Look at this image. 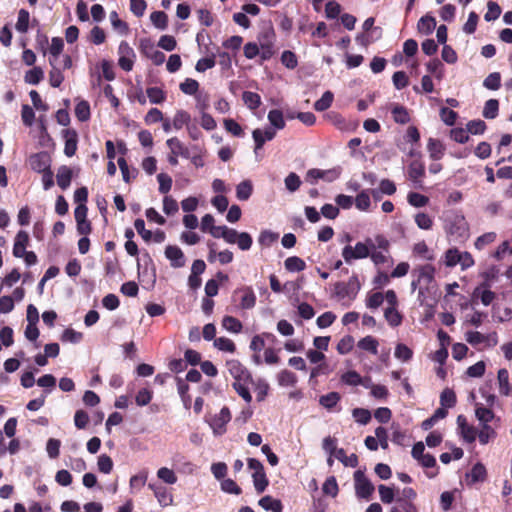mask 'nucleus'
<instances>
[{
    "instance_id": "nucleus-37",
    "label": "nucleus",
    "mask_w": 512,
    "mask_h": 512,
    "mask_svg": "<svg viewBox=\"0 0 512 512\" xmlns=\"http://www.w3.org/2000/svg\"><path fill=\"white\" fill-rule=\"evenodd\" d=\"M91 115L90 105L87 101L82 100L76 104L75 107V116L81 122H85L89 120Z\"/></svg>"
},
{
    "instance_id": "nucleus-48",
    "label": "nucleus",
    "mask_w": 512,
    "mask_h": 512,
    "mask_svg": "<svg viewBox=\"0 0 512 512\" xmlns=\"http://www.w3.org/2000/svg\"><path fill=\"white\" fill-rule=\"evenodd\" d=\"M214 346L221 351L230 353H234L236 350L235 343L231 339L226 337L216 338L214 340Z\"/></svg>"
},
{
    "instance_id": "nucleus-59",
    "label": "nucleus",
    "mask_w": 512,
    "mask_h": 512,
    "mask_svg": "<svg viewBox=\"0 0 512 512\" xmlns=\"http://www.w3.org/2000/svg\"><path fill=\"white\" fill-rule=\"evenodd\" d=\"M461 252L457 248H450L445 252V265L448 267L456 266L460 261Z\"/></svg>"
},
{
    "instance_id": "nucleus-9",
    "label": "nucleus",
    "mask_w": 512,
    "mask_h": 512,
    "mask_svg": "<svg viewBox=\"0 0 512 512\" xmlns=\"http://www.w3.org/2000/svg\"><path fill=\"white\" fill-rule=\"evenodd\" d=\"M29 165L33 171H35L37 173H42V172L50 169L51 157L45 151H41V152L32 154L29 157Z\"/></svg>"
},
{
    "instance_id": "nucleus-26",
    "label": "nucleus",
    "mask_w": 512,
    "mask_h": 512,
    "mask_svg": "<svg viewBox=\"0 0 512 512\" xmlns=\"http://www.w3.org/2000/svg\"><path fill=\"white\" fill-rule=\"evenodd\" d=\"M49 63L52 66V69L49 72V84L52 87L57 88L64 81V75L59 68L55 67L53 58H49Z\"/></svg>"
},
{
    "instance_id": "nucleus-17",
    "label": "nucleus",
    "mask_w": 512,
    "mask_h": 512,
    "mask_svg": "<svg viewBox=\"0 0 512 512\" xmlns=\"http://www.w3.org/2000/svg\"><path fill=\"white\" fill-rule=\"evenodd\" d=\"M427 150L429 152L430 158L434 161H438L444 156L445 147L440 140L429 138Z\"/></svg>"
},
{
    "instance_id": "nucleus-41",
    "label": "nucleus",
    "mask_w": 512,
    "mask_h": 512,
    "mask_svg": "<svg viewBox=\"0 0 512 512\" xmlns=\"http://www.w3.org/2000/svg\"><path fill=\"white\" fill-rule=\"evenodd\" d=\"M233 389L241 396L248 404L252 401V396L244 380L234 381L232 384Z\"/></svg>"
},
{
    "instance_id": "nucleus-29",
    "label": "nucleus",
    "mask_w": 512,
    "mask_h": 512,
    "mask_svg": "<svg viewBox=\"0 0 512 512\" xmlns=\"http://www.w3.org/2000/svg\"><path fill=\"white\" fill-rule=\"evenodd\" d=\"M44 78V72L41 67L35 66L25 73L24 80L31 85L39 84Z\"/></svg>"
},
{
    "instance_id": "nucleus-8",
    "label": "nucleus",
    "mask_w": 512,
    "mask_h": 512,
    "mask_svg": "<svg viewBox=\"0 0 512 512\" xmlns=\"http://www.w3.org/2000/svg\"><path fill=\"white\" fill-rule=\"evenodd\" d=\"M360 285L356 275H353L347 283L337 282L334 285L335 294L340 298H345L350 295H356Z\"/></svg>"
},
{
    "instance_id": "nucleus-2",
    "label": "nucleus",
    "mask_w": 512,
    "mask_h": 512,
    "mask_svg": "<svg viewBox=\"0 0 512 512\" xmlns=\"http://www.w3.org/2000/svg\"><path fill=\"white\" fill-rule=\"evenodd\" d=\"M256 294L251 286L243 285L232 293V301L238 302V308L250 310L256 305Z\"/></svg>"
},
{
    "instance_id": "nucleus-32",
    "label": "nucleus",
    "mask_w": 512,
    "mask_h": 512,
    "mask_svg": "<svg viewBox=\"0 0 512 512\" xmlns=\"http://www.w3.org/2000/svg\"><path fill=\"white\" fill-rule=\"evenodd\" d=\"M475 415L482 425H488V423L495 417L494 412L491 409L478 404L475 409Z\"/></svg>"
},
{
    "instance_id": "nucleus-18",
    "label": "nucleus",
    "mask_w": 512,
    "mask_h": 512,
    "mask_svg": "<svg viewBox=\"0 0 512 512\" xmlns=\"http://www.w3.org/2000/svg\"><path fill=\"white\" fill-rule=\"evenodd\" d=\"M72 176H73V173H72V170L70 167L65 166V165L61 166L58 169V172L56 175L58 186L62 190H66L71 184Z\"/></svg>"
},
{
    "instance_id": "nucleus-55",
    "label": "nucleus",
    "mask_w": 512,
    "mask_h": 512,
    "mask_svg": "<svg viewBox=\"0 0 512 512\" xmlns=\"http://www.w3.org/2000/svg\"><path fill=\"white\" fill-rule=\"evenodd\" d=\"M479 438V442L482 445L487 444L491 439H494L496 437L495 430L489 426V425H482L481 430L477 434Z\"/></svg>"
},
{
    "instance_id": "nucleus-58",
    "label": "nucleus",
    "mask_w": 512,
    "mask_h": 512,
    "mask_svg": "<svg viewBox=\"0 0 512 512\" xmlns=\"http://www.w3.org/2000/svg\"><path fill=\"white\" fill-rule=\"evenodd\" d=\"M354 346V338L351 335L344 336L337 344L339 354H348Z\"/></svg>"
},
{
    "instance_id": "nucleus-64",
    "label": "nucleus",
    "mask_w": 512,
    "mask_h": 512,
    "mask_svg": "<svg viewBox=\"0 0 512 512\" xmlns=\"http://www.w3.org/2000/svg\"><path fill=\"white\" fill-rule=\"evenodd\" d=\"M395 357L404 362L409 361L413 356V351L405 344L399 343L395 348Z\"/></svg>"
},
{
    "instance_id": "nucleus-27",
    "label": "nucleus",
    "mask_w": 512,
    "mask_h": 512,
    "mask_svg": "<svg viewBox=\"0 0 512 512\" xmlns=\"http://www.w3.org/2000/svg\"><path fill=\"white\" fill-rule=\"evenodd\" d=\"M222 326L229 332L240 333L243 329V325L239 319L233 316H224L222 319Z\"/></svg>"
},
{
    "instance_id": "nucleus-23",
    "label": "nucleus",
    "mask_w": 512,
    "mask_h": 512,
    "mask_svg": "<svg viewBox=\"0 0 512 512\" xmlns=\"http://www.w3.org/2000/svg\"><path fill=\"white\" fill-rule=\"evenodd\" d=\"M436 27V20L433 16L425 15L420 18L417 24L418 31L422 34L429 35Z\"/></svg>"
},
{
    "instance_id": "nucleus-3",
    "label": "nucleus",
    "mask_w": 512,
    "mask_h": 512,
    "mask_svg": "<svg viewBox=\"0 0 512 512\" xmlns=\"http://www.w3.org/2000/svg\"><path fill=\"white\" fill-rule=\"evenodd\" d=\"M259 47L261 49V57L263 60L270 59L274 54L275 32L269 27L260 32L258 35Z\"/></svg>"
},
{
    "instance_id": "nucleus-13",
    "label": "nucleus",
    "mask_w": 512,
    "mask_h": 512,
    "mask_svg": "<svg viewBox=\"0 0 512 512\" xmlns=\"http://www.w3.org/2000/svg\"><path fill=\"white\" fill-rule=\"evenodd\" d=\"M63 138L65 140L64 154L67 157H72L77 151L78 134L74 129L63 130Z\"/></svg>"
},
{
    "instance_id": "nucleus-46",
    "label": "nucleus",
    "mask_w": 512,
    "mask_h": 512,
    "mask_svg": "<svg viewBox=\"0 0 512 512\" xmlns=\"http://www.w3.org/2000/svg\"><path fill=\"white\" fill-rule=\"evenodd\" d=\"M496 237L497 235L495 232L484 233L476 239L474 246L477 250H482L486 246L492 244L496 240Z\"/></svg>"
},
{
    "instance_id": "nucleus-61",
    "label": "nucleus",
    "mask_w": 512,
    "mask_h": 512,
    "mask_svg": "<svg viewBox=\"0 0 512 512\" xmlns=\"http://www.w3.org/2000/svg\"><path fill=\"white\" fill-rule=\"evenodd\" d=\"M440 117L441 120L448 126H452L455 124L458 114L454 110L448 107H442L440 109Z\"/></svg>"
},
{
    "instance_id": "nucleus-38",
    "label": "nucleus",
    "mask_w": 512,
    "mask_h": 512,
    "mask_svg": "<svg viewBox=\"0 0 512 512\" xmlns=\"http://www.w3.org/2000/svg\"><path fill=\"white\" fill-rule=\"evenodd\" d=\"M150 20L152 24L161 30H164L168 26V16L163 11H154L150 15Z\"/></svg>"
},
{
    "instance_id": "nucleus-25",
    "label": "nucleus",
    "mask_w": 512,
    "mask_h": 512,
    "mask_svg": "<svg viewBox=\"0 0 512 512\" xmlns=\"http://www.w3.org/2000/svg\"><path fill=\"white\" fill-rule=\"evenodd\" d=\"M253 192V185L250 180H244L236 187V196L241 201H246L250 198Z\"/></svg>"
},
{
    "instance_id": "nucleus-6",
    "label": "nucleus",
    "mask_w": 512,
    "mask_h": 512,
    "mask_svg": "<svg viewBox=\"0 0 512 512\" xmlns=\"http://www.w3.org/2000/svg\"><path fill=\"white\" fill-rule=\"evenodd\" d=\"M232 416L230 409L224 406L220 412L214 415L209 424L215 435H222L226 432V425L230 422Z\"/></svg>"
},
{
    "instance_id": "nucleus-12",
    "label": "nucleus",
    "mask_w": 512,
    "mask_h": 512,
    "mask_svg": "<svg viewBox=\"0 0 512 512\" xmlns=\"http://www.w3.org/2000/svg\"><path fill=\"white\" fill-rule=\"evenodd\" d=\"M165 256L174 268L185 266V255L183 251L176 245H168L165 248Z\"/></svg>"
},
{
    "instance_id": "nucleus-42",
    "label": "nucleus",
    "mask_w": 512,
    "mask_h": 512,
    "mask_svg": "<svg viewBox=\"0 0 512 512\" xmlns=\"http://www.w3.org/2000/svg\"><path fill=\"white\" fill-rule=\"evenodd\" d=\"M191 120L190 114L184 110H178L173 118V127L180 130L183 126H189Z\"/></svg>"
},
{
    "instance_id": "nucleus-5",
    "label": "nucleus",
    "mask_w": 512,
    "mask_h": 512,
    "mask_svg": "<svg viewBox=\"0 0 512 512\" xmlns=\"http://www.w3.org/2000/svg\"><path fill=\"white\" fill-rule=\"evenodd\" d=\"M369 246L363 242H357L353 248L347 245L342 250V256L346 263H351L355 259H363L370 256Z\"/></svg>"
},
{
    "instance_id": "nucleus-24",
    "label": "nucleus",
    "mask_w": 512,
    "mask_h": 512,
    "mask_svg": "<svg viewBox=\"0 0 512 512\" xmlns=\"http://www.w3.org/2000/svg\"><path fill=\"white\" fill-rule=\"evenodd\" d=\"M499 392L502 395L508 396L512 392V386L509 383V373L506 369L498 371Z\"/></svg>"
},
{
    "instance_id": "nucleus-11",
    "label": "nucleus",
    "mask_w": 512,
    "mask_h": 512,
    "mask_svg": "<svg viewBox=\"0 0 512 512\" xmlns=\"http://www.w3.org/2000/svg\"><path fill=\"white\" fill-rule=\"evenodd\" d=\"M436 269L431 264L420 265L413 270V275L420 279V282L428 287L435 278Z\"/></svg>"
},
{
    "instance_id": "nucleus-31",
    "label": "nucleus",
    "mask_w": 512,
    "mask_h": 512,
    "mask_svg": "<svg viewBox=\"0 0 512 512\" xmlns=\"http://www.w3.org/2000/svg\"><path fill=\"white\" fill-rule=\"evenodd\" d=\"M333 99L334 95L331 91L324 92L321 98L314 103V109L319 112L329 109L333 103Z\"/></svg>"
},
{
    "instance_id": "nucleus-43",
    "label": "nucleus",
    "mask_w": 512,
    "mask_h": 512,
    "mask_svg": "<svg viewBox=\"0 0 512 512\" xmlns=\"http://www.w3.org/2000/svg\"><path fill=\"white\" fill-rule=\"evenodd\" d=\"M336 458L343 463L344 466L348 467H356L358 465V457L356 454H351L350 456H346L345 450L340 448L337 450Z\"/></svg>"
},
{
    "instance_id": "nucleus-44",
    "label": "nucleus",
    "mask_w": 512,
    "mask_h": 512,
    "mask_svg": "<svg viewBox=\"0 0 512 512\" xmlns=\"http://www.w3.org/2000/svg\"><path fill=\"white\" fill-rule=\"evenodd\" d=\"M268 120L276 129H283L285 127V121L281 110H270L268 113Z\"/></svg>"
},
{
    "instance_id": "nucleus-52",
    "label": "nucleus",
    "mask_w": 512,
    "mask_h": 512,
    "mask_svg": "<svg viewBox=\"0 0 512 512\" xmlns=\"http://www.w3.org/2000/svg\"><path fill=\"white\" fill-rule=\"evenodd\" d=\"M352 415L356 422L362 425H366L371 420V412L365 408H355L352 411Z\"/></svg>"
},
{
    "instance_id": "nucleus-47",
    "label": "nucleus",
    "mask_w": 512,
    "mask_h": 512,
    "mask_svg": "<svg viewBox=\"0 0 512 512\" xmlns=\"http://www.w3.org/2000/svg\"><path fill=\"white\" fill-rule=\"evenodd\" d=\"M322 491L324 494L330 495L331 497H336L338 495L339 488L334 476H330L325 480L322 486Z\"/></svg>"
},
{
    "instance_id": "nucleus-62",
    "label": "nucleus",
    "mask_w": 512,
    "mask_h": 512,
    "mask_svg": "<svg viewBox=\"0 0 512 512\" xmlns=\"http://www.w3.org/2000/svg\"><path fill=\"white\" fill-rule=\"evenodd\" d=\"M98 470L104 474H109L113 469V461L110 456L102 454L98 457Z\"/></svg>"
},
{
    "instance_id": "nucleus-1",
    "label": "nucleus",
    "mask_w": 512,
    "mask_h": 512,
    "mask_svg": "<svg viewBox=\"0 0 512 512\" xmlns=\"http://www.w3.org/2000/svg\"><path fill=\"white\" fill-rule=\"evenodd\" d=\"M445 230L454 242L463 243L469 237V224L462 214H453L448 217Z\"/></svg>"
},
{
    "instance_id": "nucleus-7",
    "label": "nucleus",
    "mask_w": 512,
    "mask_h": 512,
    "mask_svg": "<svg viewBox=\"0 0 512 512\" xmlns=\"http://www.w3.org/2000/svg\"><path fill=\"white\" fill-rule=\"evenodd\" d=\"M408 178L416 188H423V177L425 176V165L421 159H414L408 165Z\"/></svg>"
},
{
    "instance_id": "nucleus-56",
    "label": "nucleus",
    "mask_w": 512,
    "mask_h": 512,
    "mask_svg": "<svg viewBox=\"0 0 512 512\" xmlns=\"http://www.w3.org/2000/svg\"><path fill=\"white\" fill-rule=\"evenodd\" d=\"M341 381L350 386H358L362 383V377L357 371L350 370L341 376Z\"/></svg>"
},
{
    "instance_id": "nucleus-45",
    "label": "nucleus",
    "mask_w": 512,
    "mask_h": 512,
    "mask_svg": "<svg viewBox=\"0 0 512 512\" xmlns=\"http://www.w3.org/2000/svg\"><path fill=\"white\" fill-rule=\"evenodd\" d=\"M483 86L489 90H498L501 87V75L499 72L490 73L483 81Z\"/></svg>"
},
{
    "instance_id": "nucleus-57",
    "label": "nucleus",
    "mask_w": 512,
    "mask_h": 512,
    "mask_svg": "<svg viewBox=\"0 0 512 512\" xmlns=\"http://www.w3.org/2000/svg\"><path fill=\"white\" fill-rule=\"evenodd\" d=\"M408 203L414 207H424L429 202V198L417 192H410L407 196Z\"/></svg>"
},
{
    "instance_id": "nucleus-50",
    "label": "nucleus",
    "mask_w": 512,
    "mask_h": 512,
    "mask_svg": "<svg viewBox=\"0 0 512 512\" xmlns=\"http://www.w3.org/2000/svg\"><path fill=\"white\" fill-rule=\"evenodd\" d=\"M30 14L27 10L21 9L18 13V19L16 23L17 31L26 33L29 27Z\"/></svg>"
},
{
    "instance_id": "nucleus-51",
    "label": "nucleus",
    "mask_w": 512,
    "mask_h": 512,
    "mask_svg": "<svg viewBox=\"0 0 512 512\" xmlns=\"http://www.w3.org/2000/svg\"><path fill=\"white\" fill-rule=\"evenodd\" d=\"M278 382L281 386H294L297 382L296 375L285 369L278 374Z\"/></svg>"
},
{
    "instance_id": "nucleus-15",
    "label": "nucleus",
    "mask_w": 512,
    "mask_h": 512,
    "mask_svg": "<svg viewBox=\"0 0 512 512\" xmlns=\"http://www.w3.org/2000/svg\"><path fill=\"white\" fill-rule=\"evenodd\" d=\"M29 244V235L26 231L20 230L16 237L13 246V255L16 258H22V255L26 254V247Z\"/></svg>"
},
{
    "instance_id": "nucleus-20",
    "label": "nucleus",
    "mask_w": 512,
    "mask_h": 512,
    "mask_svg": "<svg viewBox=\"0 0 512 512\" xmlns=\"http://www.w3.org/2000/svg\"><path fill=\"white\" fill-rule=\"evenodd\" d=\"M468 479L472 484L477 482H483L487 477V470L482 463H476L469 474L467 475Z\"/></svg>"
},
{
    "instance_id": "nucleus-10",
    "label": "nucleus",
    "mask_w": 512,
    "mask_h": 512,
    "mask_svg": "<svg viewBox=\"0 0 512 512\" xmlns=\"http://www.w3.org/2000/svg\"><path fill=\"white\" fill-rule=\"evenodd\" d=\"M229 373L235 381L244 380V382L252 381L250 372L238 360H229L226 362Z\"/></svg>"
},
{
    "instance_id": "nucleus-53",
    "label": "nucleus",
    "mask_w": 512,
    "mask_h": 512,
    "mask_svg": "<svg viewBox=\"0 0 512 512\" xmlns=\"http://www.w3.org/2000/svg\"><path fill=\"white\" fill-rule=\"evenodd\" d=\"M390 512H418L413 502L395 499V505Z\"/></svg>"
},
{
    "instance_id": "nucleus-28",
    "label": "nucleus",
    "mask_w": 512,
    "mask_h": 512,
    "mask_svg": "<svg viewBox=\"0 0 512 512\" xmlns=\"http://www.w3.org/2000/svg\"><path fill=\"white\" fill-rule=\"evenodd\" d=\"M252 478L257 493H263L269 485V480L266 476L265 471L253 472Z\"/></svg>"
},
{
    "instance_id": "nucleus-21",
    "label": "nucleus",
    "mask_w": 512,
    "mask_h": 512,
    "mask_svg": "<svg viewBox=\"0 0 512 512\" xmlns=\"http://www.w3.org/2000/svg\"><path fill=\"white\" fill-rule=\"evenodd\" d=\"M357 346L359 349L368 351L373 355L378 354L379 342L373 336L368 335V336L360 339L357 343Z\"/></svg>"
},
{
    "instance_id": "nucleus-49",
    "label": "nucleus",
    "mask_w": 512,
    "mask_h": 512,
    "mask_svg": "<svg viewBox=\"0 0 512 512\" xmlns=\"http://www.w3.org/2000/svg\"><path fill=\"white\" fill-rule=\"evenodd\" d=\"M371 200L368 191H361L355 198V206L361 211H367L370 208Z\"/></svg>"
},
{
    "instance_id": "nucleus-14",
    "label": "nucleus",
    "mask_w": 512,
    "mask_h": 512,
    "mask_svg": "<svg viewBox=\"0 0 512 512\" xmlns=\"http://www.w3.org/2000/svg\"><path fill=\"white\" fill-rule=\"evenodd\" d=\"M148 487L154 492V495L161 506L166 507L172 504V494L167 490L166 487L152 483L148 484Z\"/></svg>"
},
{
    "instance_id": "nucleus-60",
    "label": "nucleus",
    "mask_w": 512,
    "mask_h": 512,
    "mask_svg": "<svg viewBox=\"0 0 512 512\" xmlns=\"http://www.w3.org/2000/svg\"><path fill=\"white\" fill-rule=\"evenodd\" d=\"M487 126L483 120H471L467 123V131L473 135H481L485 132Z\"/></svg>"
},
{
    "instance_id": "nucleus-30",
    "label": "nucleus",
    "mask_w": 512,
    "mask_h": 512,
    "mask_svg": "<svg viewBox=\"0 0 512 512\" xmlns=\"http://www.w3.org/2000/svg\"><path fill=\"white\" fill-rule=\"evenodd\" d=\"M340 399L341 396L338 392H330L328 394L322 395L319 399V403L324 408L331 410L337 405Z\"/></svg>"
},
{
    "instance_id": "nucleus-4",
    "label": "nucleus",
    "mask_w": 512,
    "mask_h": 512,
    "mask_svg": "<svg viewBox=\"0 0 512 512\" xmlns=\"http://www.w3.org/2000/svg\"><path fill=\"white\" fill-rule=\"evenodd\" d=\"M355 492L357 497L369 499L374 492V486L361 470L354 473Z\"/></svg>"
},
{
    "instance_id": "nucleus-63",
    "label": "nucleus",
    "mask_w": 512,
    "mask_h": 512,
    "mask_svg": "<svg viewBox=\"0 0 512 512\" xmlns=\"http://www.w3.org/2000/svg\"><path fill=\"white\" fill-rule=\"evenodd\" d=\"M157 477L167 484L172 485L177 482V476L175 475L174 471L167 467L160 468L157 471Z\"/></svg>"
},
{
    "instance_id": "nucleus-33",
    "label": "nucleus",
    "mask_w": 512,
    "mask_h": 512,
    "mask_svg": "<svg viewBox=\"0 0 512 512\" xmlns=\"http://www.w3.org/2000/svg\"><path fill=\"white\" fill-rule=\"evenodd\" d=\"M386 321L392 327H397L402 323V315L395 307H387L384 312Z\"/></svg>"
},
{
    "instance_id": "nucleus-36",
    "label": "nucleus",
    "mask_w": 512,
    "mask_h": 512,
    "mask_svg": "<svg viewBox=\"0 0 512 512\" xmlns=\"http://www.w3.org/2000/svg\"><path fill=\"white\" fill-rule=\"evenodd\" d=\"M457 397L452 389L445 388L440 395V404L445 408H452L456 405Z\"/></svg>"
},
{
    "instance_id": "nucleus-22",
    "label": "nucleus",
    "mask_w": 512,
    "mask_h": 512,
    "mask_svg": "<svg viewBox=\"0 0 512 512\" xmlns=\"http://www.w3.org/2000/svg\"><path fill=\"white\" fill-rule=\"evenodd\" d=\"M259 505L267 511L282 512L283 510L282 502L279 499H274L269 495L262 497L259 500Z\"/></svg>"
},
{
    "instance_id": "nucleus-40",
    "label": "nucleus",
    "mask_w": 512,
    "mask_h": 512,
    "mask_svg": "<svg viewBox=\"0 0 512 512\" xmlns=\"http://www.w3.org/2000/svg\"><path fill=\"white\" fill-rule=\"evenodd\" d=\"M499 102L497 99H489L486 101L483 109V116L486 119H494L498 115Z\"/></svg>"
},
{
    "instance_id": "nucleus-34",
    "label": "nucleus",
    "mask_w": 512,
    "mask_h": 512,
    "mask_svg": "<svg viewBox=\"0 0 512 512\" xmlns=\"http://www.w3.org/2000/svg\"><path fill=\"white\" fill-rule=\"evenodd\" d=\"M147 97L153 104H160L166 100V92L159 87H149L146 90Z\"/></svg>"
},
{
    "instance_id": "nucleus-35",
    "label": "nucleus",
    "mask_w": 512,
    "mask_h": 512,
    "mask_svg": "<svg viewBox=\"0 0 512 512\" xmlns=\"http://www.w3.org/2000/svg\"><path fill=\"white\" fill-rule=\"evenodd\" d=\"M286 270L290 272H300L306 268V264L303 259L297 256L288 257L284 262Z\"/></svg>"
},
{
    "instance_id": "nucleus-19",
    "label": "nucleus",
    "mask_w": 512,
    "mask_h": 512,
    "mask_svg": "<svg viewBox=\"0 0 512 512\" xmlns=\"http://www.w3.org/2000/svg\"><path fill=\"white\" fill-rule=\"evenodd\" d=\"M391 113L393 116V120L398 124H407L410 122L411 117L408 109L405 106L394 104Z\"/></svg>"
},
{
    "instance_id": "nucleus-16",
    "label": "nucleus",
    "mask_w": 512,
    "mask_h": 512,
    "mask_svg": "<svg viewBox=\"0 0 512 512\" xmlns=\"http://www.w3.org/2000/svg\"><path fill=\"white\" fill-rule=\"evenodd\" d=\"M166 144L173 154L185 159L190 158V150L177 137L169 138Z\"/></svg>"
},
{
    "instance_id": "nucleus-39",
    "label": "nucleus",
    "mask_w": 512,
    "mask_h": 512,
    "mask_svg": "<svg viewBox=\"0 0 512 512\" xmlns=\"http://www.w3.org/2000/svg\"><path fill=\"white\" fill-rule=\"evenodd\" d=\"M242 99L247 107L251 110H255L261 105V97L255 92L244 91Z\"/></svg>"
},
{
    "instance_id": "nucleus-54",
    "label": "nucleus",
    "mask_w": 512,
    "mask_h": 512,
    "mask_svg": "<svg viewBox=\"0 0 512 512\" xmlns=\"http://www.w3.org/2000/svg\"><path fill=\"white\" fill-rule=\"evenodd\" d=\"M179 87L184 94L195 95L199 89V83L195 79L186 78Z\"/></svg>"
}]
</instances>
